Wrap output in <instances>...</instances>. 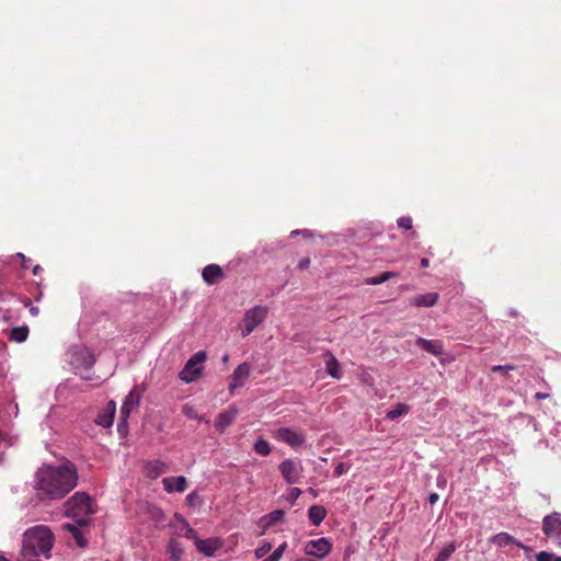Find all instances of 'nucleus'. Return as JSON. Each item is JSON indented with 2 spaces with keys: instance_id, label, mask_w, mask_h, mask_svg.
Wrapping results in <instances>:
<instances>
[{
  "instance_id": "45",
  "label": "nucleus",
  "mask_w": 561,
  "mask_h": 561,
  "mask_svg": "<svg viewBox=\"0 0 561 561\" xmlns=\"http://www.w3.org/2000/svg\"><path fill=\"white\" fill-rule=\"evenodd\" d=\"M30 312H31V314H32V316H34V317H35V316H37V314H38L39 309H38L37 307H33V306H32V307L30 308Z\"/></svg>"
},
{
  "instance_id": "21",
  "label": "nucleus",
  "mask_w": 561,
  "mask_h": 561,
  "mask_svg": "<svg viewBox=\"0 0 561 561\" xmlns=\"http://www.w3.org/2000/svg\"><path fill=\"white\" fill-rule=\"evenodd\" d=\"M79 525L76 523V524H64L62 525V529L64 530H67L68 533H70L77 543L78 547L80 548H84L87 546V539L84 538L82 531L79 529Z\"/></svg>"
},
{
  "instance_id": "35",
  "label": "nucleus",
  "mask_w": 561,
  "mask_h": 561,
  "mask_svg": "<svg viewBox=\"0 0 561 561\" xmlns=\"http://www.w3.org/2000/svg\"><path fill=\"white\" fill-rule=\"evenodd\" d=\"M397 224L402 229H405V230L412 229V218L411 217H400L397 220Z\"/></svg>"
},
{
  "instance_id": "12",
  "label": "nucleus",
  "mask_w": 561,
  "mask_h": 561,
  "mask_svg": "<svg viewBox=\"0 0 561 561\" xmlns=\"http://www.w3.org/2000/svg\"><path fill=\"white\" fill-rule=\"evenodd\" d=\"M490 541L499 547V548H505V547H508V546H516L518 548H522L526 551L529 550V547L523 545L520 541H518L516 538H514L513 536H511L510 534L507 533H499L494 536L491 537Z\"/></svg>"
},
{
  "instance_id": "52",
  "label": "nucleus",
  "mask_w": 561,
  "mask_h": 561,
  "mask_svg": "<svg viewBox=\"0 0 561 561\" xmlns=\"http://www.w3.org/2000/svg\"><path fill=\"white\" fill-rule=\"evenodd\" d=\"M298 561H314V560H312V559H300Z\"/></svg>"
},
{
  "instance_id": "20",
  "label": "nucleus",
  "mask_w": 561,
  "mask_h": 561,
  "mask_svg": "<svg viewBox=\"0 0 561 561\" xmlns=\"http://www.w3.org/2000/svg\"><path fill=\"white\" fill-rule=\"evenodd\" d=\"M438 300L437 293H426L414 296L410 299V305L415 307H433Z\"/></svg>"
},
{
  "instance_id": "32",
  "label": "nucleus",
  "mask_w": 561,
  "mask_h": 561,
  "mask_svg": "<svg viewBox=\"0 0 561 561\" xmlns=\"http://www.w3.org/2000/svg\"><path fill=\"white\" fill-rule=\"evenodd\" d=\"M286 543H282L279 545L267 558H265L263 561H279L285 549H286Z\"/></svg>"
},
{
  "instance_id": "34",
  "label": "nucleus",
  "mask_w": 561,
  "mask_h": 561,
  "mask_svg": "<svg viewBox=\"0 0 561 561\" xmlns=\"http://www.w3.org/2000/svg\"><path fill=\"white\" fill-rule=\"evenodd\" d=\"M514 365H494L491 367V370L493 373H501L503 375H506L508 371L514 370Z\"/></svg>"
},
{
  "instance_id": "4",
  "label": "nucleus",
  "mask_w": 561,
  "mask_h": 561,
  "mask_svg": "<svg viewBox=\"0 0 561 561\" xmlns=\"http://www.w3.org/2000/svg\"><path fill=\"white\" fill-rule=\"evenodd\" d=\"M144 390L139 388V386L134 387L129 393L126 396L122 407H121V420L117 425L118 432H122L127 427V419L129 417L130 412L138 408Z\"/></svg>"
},
{
  "instance_id": "44",
  "label": "nucleus",
  "mask_w": 561,
  "mask_h": 561,
  "mask_svg": "<svg viewBox=\"0 0 561 561\" xmlns=\"http://www.w3.org/2000/svg\"><path fill=\"white\" fill-rule=\"evenodd\" d=\"M430 265V261L426 257L421 259V266L423 268L427 267Z\"/></svg>"
},
{
  "instance_id": "23",
  "label": "nucleus",
  "mask_w": 561,
  "mask_h": 561,
  "mask_svg": "<svg viewBox=\"0 0 561 561\" xmlns=\"http://www.w3.org/2000/svg\"><path fill=\"white\" fill-rule=\"evenodd\" d=\"M410 405L407 403H397L393 409L387 411L386 419L389 421H393L402 415H405L410 411Z\"/></svg>"
},
{
  "instance_id": "19",
  "label": "nucleus",
  "mask_w": 561,
  "mask_h": 561,
  "mask_svg": "<svg viewBox=\"0 0 561 561\" xmlns=\"http://www.w3.org/2000/svg\"><path fill=\"white\" fill-rule=\"evenodd\" d=\"M115 409V402L110 401L106 404L104 412L98 415L95 423L104 428L111 427L114 421Z\"/></svg>"
},
{
  "instance_id": "37",
  "label": "nucleus",
  "mask_w": 561,
  "mask_h": 561,
  "mask_svg": "<svg viewBox=\"0 0 561 561\" xmlns=\"http://www.w3.org/2000/svg\"><path fill=\"white\" fill-rule=\"evenodd\" d=\"M306 552L309 556H316V540H309L306 546Z\"/></svg>"
},
{
  "instance_id": "26",
  "label": "nucleus",
  "mask_w": 561,
  "mask_h": 561,
  "mask_svg": "<svg viewBox=\"0 0 561 561\" xmlns=\"http://www.w3.org/2000/svg\"><path fill=\"white\" fill-rule=\"evenodd\" d=\"M147 469L151 478H157L164 472L165 465L160 460H153L148 462Z\"/></svg>"
},
{
  "instance_id": "13",
  "label": "nucleus",
  "mask_w": 561,
  "mask_h": 561,
  "mask_svg": "<svg viewBox=\"0 0 561 561\" xmlns=\"http://www.w3.org/2000/svg\"><path fill=\"white\" fill-rule=\"evenodd\" d=\"M275 436L280 442H284L293 447L300 446L304 443V436L300 433L289 428H279L275 433Z\"/></svg>"
},
{
  "instance_id": "25",
  "label": "nucleus",
  "mask_w": 561,
  "mask_h": 561,
  "mask_svg": "<svg viewBox=\"0 0 561 561\" xmlns=\"http://www.w3.org/2000/svg\"><path fill=\"white\" fill-rule=\"evenodd\" d=\"M457 549L455 541L447 543L437 554L435 561H448Z\"/></svg>"
},
{
  "instance_id": "11",
  "label": "nucleus",
  "mask_w": 561,
  "mask_h": 561,
  "mask_svg": "<svg viewBox=\"0 0 561 561\" xmlns=\"http://www.w3.org/2000/svg\"><path fill=\"white\" fill-rule=\"evenodd\" d=\"M203 280L207 285H215L224 279L225 274L222 268L217 264H208L202 271Z\"/></svg>"
},
{
  "instance_id": "43",
  "label": "nucleus",
  "mask_w": 561,
  "mask_h": 561,
  "mask_svg": "<svg viewBox=\"0 0 561 561\" xmlns=\"http://www.w3.org/2000/svg\"><path fill=\"white\" fill-rule=\"evenodd\" d=\"M299 494H300V490H299V489H297V488H293V489L290 490V497H291V499H295V500H296V499L299 496Z\"/></svg>"
},
{
  "instance_id": "51",
  "label": "nucleus",
  "mask_w": 561,
  "mask_h": 561,
  "mask_svg": "<svg viewBox=\"0 0 561 561\" xmlns=\"http://www.w3.org/2000/svg\"><path fill=\"white\" fill-rule=\"evenodd\" d=\"M0 561H9L7 558H4L3 556H0Z\"/></svg>"
},
{
  "instance_id": "2",
  "label": "nucleus",
  "mask_w": 561,
  "mask_h": 561,
  "mask_svg": "<svg viewBox=\"0 0 561 561\" xmlns=\"http://www.w3.org/2000/svg\"><path fill=\"white\" fill-rule=\"evenodd\" d=\"M65 513L75 519L79 526H87L93 514L91 499L87 493L76 492L65 504Z\"/></svg>"
},
{
  "instance_id": "10",
  "label": "nucleus",
  "mask_w": 561,
  "mask_h": 561,
  "mask_svg": "<svg viewBox=\"0 0 561 561\" xmlns=\"http://www.w3.org/2000/svg\"><path fill=\"white\" fill-rule=\"evenodd\" d=\"M238 415L236 407H229L226 411L218 414L215 421V427L218 432L224 433L229 427Z\"/></svg>"
},
{
  "instance_id": "33",
  "label": "nucleus",
  "mask_w": 561,
  "mask_h": 561,
  "mask_svg": "<svg viewBox=\"0 0 561 561\" xmlns=\"http://www.w3.org/2000/svg\"><path fill=\"white\" fill-rule=\"evenodd\" d=\"M536 559L537 561H561V557L547 551L539 552Z\"/></svg>"
},
{
  "instance_id": "14",
  "label": "nucleus",
  "mask_w": 561,
  "mask_h": 561,
  "mask_svg": "<svg viewBox=\"0 0 561 561\" xmlns=\"http://www.w3.org/2000/svg\"><path fill=\"white\" fill-rule=\"evenodd\" d=\"M163 489L168 493L172 492H184L187 488V481L186 478L183 476L179 477H167L162 480Z\"/></svg>"
},
{
  "instance_id": "53",
  "label": "nucleus",
  "mask_w": 561,
  "mask_h": 561,
  "mask_svg": "<svg viewBox=\"0 0 561 561\" xmlns=\"http://www.w3.org/2000/svg\"><path fill=\"white\" fill-rule=\"evenodd\" d=\"M321 460H322V461H324V462H327V461H328V458L322 457V458H321Z\"/></svg>"
},
{
  "instance_id": "47",
  "label": "nucleus",
  "mask_w": 561,
  "mask_h": 561,
  "mask_svg": "<svg viewBox=\"0 0 561 561\" xmlns=\"http://www.w3.org/2000/svg\"><path fill=\"white\" fill-rule=\"evenodd\" d=\"M508 314L513 318H516L518 316V311L516 309H510Z\"/></svg>"
},
{
  "instance_id": "28",
  "label": "nucleus",
  "mask_w": 561,
  "mask_h": 561,
  "mask_svg": "<svg viewBox=\"0 0 561 561\" xmlns=\"http://www.w3.org/2000/svg\"><path fill=\"white\" fill-rule=\"evenodd\" d=\"M332 543L328 538L318 539V560L323 559L330 553Z\"/></svg>"
},
{
  "instance_id": "15",
  "label": "nucleus",
  "mask_w": 561,
  "mask_h": 561,
  "mask_svg": "<svg viewBox=\"0 0 561 561\" xmlns=\"http://www.w3.org/2000/svg\"><path fill=\"white\" fill-rule=\"evenodd\" d=\"M322 356L325 364L327 373L334 379H341L343 373L341 369V365L339 360L335 358V356L330 352H324Z\"/></svg>"
},
{
  "instance_id": "9",
  "label": "nucleus",
  "mask_w": 561,
  "mask_h": 561,
  "mask_svg": "<svg viewBox=\"0 0 561 561\" xmlns=\"http://www.w3.org/2000/svg\"><path fill=\"white\" fill-rule=\"evenodd\" d=\"M285 516V512L283 510H275L264 516H262L257 522V528L260 529V535L265 534L267 529L274 527L280 523H283Z\"/></svg>"
},
{
  "instance_id": "41",
  "label": "nucleus",
  "mask_w": 561,
  "mask_h": 561,
  "mask_svg": "<svg viewBox=\"0 0 561 561\" xmlns=\"http://www.w3.org/2000/svg\"><path fill=\"white\" fill-rule=\"evenodd\" d=\"M327 516V511L324 507L318 505V525Z\"/></svg>"
},
{
  "instance_id": "27",
  "label": "nucleus",
  "mask_w": 561,
  "mask_h": 561,
  "mask_svg": "<svg viewBox=\"0 0 561 561\" xmlns=\"http://www.w3.org/2000/svg\"><path fill=\"white\" fill-rule=\"evenodd\" d=\"M168 552L173 561H179L183 553L181 543L174 539L170 540L168 543Z\"/></svg>"
},
{
  "instance_id": "48",
  "label": "nucleus",
  "mask_w": 561,
  "mask_h": 561,
  "mask_svg": "<svg viewBox=\"0 0 561 561\" xmlns=\"http://www.w3.org/2000/svg\"><path fill=\"white\" fill-rule=\"evenodd\" d=\"M41 271H42V267H41L39 265H36V266L33 268V274L37 275Z\"/></svg>"
},
{
  "instance_id": "6",
  "label": "nucleus",
  "mask_w": 561,
  "mask_h": 561,
  "mask_svg": "<svg viewBox=\"0 0 561 561\" xmlns=\"http://www.w3.org/2000/svg\"><path fill=\"white\" fill-rule=\"evenodd\" d=\"M542 531L545 535L556 541L558 546H561V515L553 513L543 518Z\"/></svg>"
},
{
  "instance_id": "31",
  "label": "nucleus",
  "mask_w": 561,
  "mask_h": 561,
  "mask_svg": "<svg viewBox=\"0 0 561 561\" xmlns=\"http://www.w3.org/2000/svg\"><path fill=\"white\" fill-rule=\"evenodd\" d=\"M272 550V543L264 541L254 551L256 559H263Z\"/></svg>"
},
{
  "instance_id": "42",
  "label": "nucleus",
  "mask_w": 561,
  "mask_h": 561,
  "mask_svg": "<svg viewBox=\"0 0 561 561\" xmlns=\"http://www.w3.org/2000/svg\"><path fill=\"white\" fill-rule=\"evenodd\" d=\"M439 496L437 493H431L428 495V502L431 505H434L438 501Z\"/></svg>"
},
{
  "instance_id": "17",
  "label": "nucleus",
  "mask_w": 561,
  "mask_h": 561,
  "mask_svg": "<svg viewBox=\"0 0 561 561\" xmlns=\"http://www.w3.org/2000/svg\"><path fill=\"white\" fill-rule=\"evenodd\" d=\"M279 471L288 483L298 481V466L293 460H285L279 465Z\"/></svg>"
},
{
  "instance_id": "24",
  "label": "nucleus",
  "mask_w": 561,
  "mask_h": 561,
  "mask_svg": "<svg viewBox=\"0 0 561 561\" xmlns=\"http://www.w3.org/2000/svg\"><path fill=\"white\" fill-rule=\"evenodd\" d=\"M398 276V273L396 272H391V271H387V272H383L381 273L380 275H377V276H373V277H368L365 279V284L367 285H379V284H382L391 278H394Z\"/></svg>"
},
{
  "instance_id": "22",
  "label": "nucleus",
  "mask_w": 561,
  "mask_h": 561,
  "mask_svg": "<svg viewBox=\"0 0 561 561\" xmlns=\"http://www.w3.org/2000/svg\"><path fill=\"white\" fill-rule=\"evenodd\" d=\"M28 333L30 330L27 325L13 328L9 333V340L16 343H23L27 340Z\"/></svg>"
},
{
  "instance_id": "3",
  "label": "nucleus",
  "mask_w": 561,
  "mask_h": 561,
  "mask_svg": "<svg viewBox=\"0 0 561 561\" xmlns=\"http://www.w3.org/2000/svg\"><path fill=\"white\" fill-rule=\"evenodd\" d=\"M206 358L207 354L205 351L196 352L192 357H190L183 369L180 371V379L186 383L195 381L202 374L203 364Z\"/></svg>"
},
{
  "instance_id": "30",
  "label": "nucleus",
  "mask_w": 561,
  "mask_h": 561,
  "mask_svg": "<svg viewBox=\"0 0 561 561\" xmlns=\"http://www.w3.org/2000/svg\"><path fill=\"white\" fill-rule=\"evenodd\" d=\"M183 414L185 416H187L188 419H192V420H199V421H205L207 422L204 416H201L198 415L197 411L195 410L194 407L190 405V404H185L183 407Z\"/></svg>"
},
{
  "instance_id": "5",
  "label": "nucleus",
  "mask_w": 561,
  "mask_h": 561,
  "mask_svg": "<svg viewBox=\"0 0 561 561\" xmlns=\"http://www.w3.org/2000/svg\"><path fill=\"white\" fill-rule=\"evenodd\" d=\"M267 317V307L255 306L248 310L243 317L244 327L242 329V335H249L260 323H262Z\"/></svg>"
},
{
  "instance_id": "8",
  "label": "nucleus",
  "mask_w": 561,
  "mask_h": 561,
  "mask_svg": "<svg viewBox=\"0 0 561 561\" xmlns=\"http://www.w3.org/2000/svg\"><path fill=\"white\" fill-rule=\"evenodd\" d=\"M251 373V366L248 363H242L233 370L231 375V381L229 383L230 392L234 389L243 387Z\"/></svg>"
},
{
  "instance_id": "1",
  "label": "nucleus",
  "mask_w": 561,
  "mask_h": 561,
  "mask_svg": "<svg viewBox=\"0 0 561 561\" xmlns=\"http://www.w3.org/2000/svg\"><path fill=\"white\" fill-rule=\"evenodd\" d=\"M78 484V472L73 463L43 466L36 472L35 489L42 501L62 499Z\"/></svg>"
},
{
  "instance_id": "29",
  "label": "nucleus",
  "mask_w": 561,
  "mask_h": 561,
  "mask_svg": "<svg viewBox=\"0 0 561 561\" xmlns=\"http://www.w3.org/2000/svg\"><path fill=\"white\" fill-rule=\"evenodd\" d=\"M254 450L262 456H266L271 453V447L267 440L259 438L254 444Z\"/></svg>"
},
{
  "instance_id": "36",
  "label": "nucleus",
  "mask_w": 561,
  "mask_h": 561,
  "mask_svg": "<svg viewBox=\"0 0 561 561\" xmlns=\"http://www.w3.org/2000/svg\"><path fill=\"white\" fill-rule=\"evenodd\" d=\"M346 472V467L343 462H336L335 466H334V476L335 477H341L342 474H344Z\"/></svg>"
},
{
  "instance_id": "40",
  "label": "nucleus",
  "mask_w": 561,
  "mask_h": 561,
  "mask_svg": "<svg viewBox=\"0 0 561 561\" xmlns=\"http://www.w3.org/2000/svg\"><path fill=\"white\" fill-rule=\"evenodd\" d=\"M308 516L312 525H316V505H311L308 510Z\"/></svg>"
},
{
  "instance_id": "7",
  "label": "nucleus",
  "mask_w": 561,
  "mask_h": 561,
  "mask_svg": "<svg viewBox=\"0 0 561 561\" xmlns=\"http://www.w3.org/2000/svg\"><path fill=\"white\" fill-rule=\"evenodd\" d=\"M70 363L76 369H90L95 363V357L89 348L78 347L71 353Z\"/></svg>"
},
{
  "instance_id": "18",
  "label": "nucleus",
  "mask_w": 561,
  "mask_h": 561,
  "mask_svg": "<svg viewBox=\"0 0 561 561\" xmlns=\"http://www.w3.org/2000/svg\"><path fill=\"white\" fill-rule=\"evenodd\" d=\"M196 549L206 557H211L219 549L220 545L217 539H196Z\"/></svg>"
},
{
  "instance_id": "50",
  "label": "nucleus",
  "mask_w": 561,
  "mask_h": 561,
  "mask_svg": "<svg viewBox=\"0 0 561 561\" xmlns=\"http://www.w3.org/2000/svg\"><path fill=\"white\" fill-rule=\"evenodd\" d=\"M228 360H229V355H228V354H225V355L222 356V362H224V363H227Z\"/></svg>"
},
{
  "instance_id": "49",
  "label": "nucleus",
  "mask_w": 561,
  "mask_h": 561,
  "mask_svg": "<svg viewBox=\"0 0 561 561\" xmlns=\"http://www.w3.org/2000/svg\"><path fill=\"white\" fill-rule=\"evenodd\" d=\"M536 398L543 399V398H547V394L538 392V393H536Z\"/></svg>"
},
{
  "instance_id": "38",
  "label": "nucleus",
  "mask_w": 561,
  "mask_h": 561,
  "mask_svg": "<svg viewBox=\"0 0 561 561\" xmlns=\"http://www.w3.org/2000/svg\"><path fill=\"white\" fill-rule=\"evenodd\" d=\"M298 234H302L304 237H307V238H312V232L310 230H294L290 232V236L294 237V236H298Z\"/></svg>"
},
{
  "instance_id": "39",
  "label": "nucleus",
  "mask_w": 561,
  "mask_h": 561,
  "mask_svg": "<svg viewBox=\"0 0 561 561\" xmlns=\"http://www.w3.org/2000/svg\"><path fill=\"white\" fill-rule=\"evenodd\" d=\"M311 260L309 257H304L298 263V268L306 270L310 266Z\"/></svg>"
},
{
  "instance_id": "16",
  "label": "nucleus",
  "mask_w": 561,
  "mask_h": 561,
  "mask_svg": "<svg viewBox=\"0 0 561 561\" xmlns=\"http://www.w3.org/2000/svg\"><path fill=\"white\" fill-rule=\"evenodd\" d=\"M415 345L433 355H442L444 353V345L438 340H426L424 337H417Z\"/></svg>"
},
{
  "instance_id": "46",
  "label": "nucleus",
  "mask_w": 561,
  "mask_h": 561,
  "mask_svg": "<svg viewBox=\"0 0 561 561\" xmlns=\"http://www.w3.org/2000/svg\"><path fill=\"white\" fill-rule=\"evenodd\" d=\"M196 494L193 492V493H190L187 496H186V501L192 504L193 503V500L195 499Z\"/></svg>"
}]
</instances>
